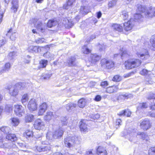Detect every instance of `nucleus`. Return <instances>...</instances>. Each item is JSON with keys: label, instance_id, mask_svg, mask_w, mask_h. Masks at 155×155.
Masks as SVG:
<instances>
[{"label": "nucleus", "instance_id": "obj_1", "mask_svg": "<svg viewBox=\"0 0 155 155\" xmlns=\"http://www.w3.org/2000/svg\"><path fill=\"white\" fill-rule=\"evenodd\" d=\"M81 139L80 136L74 135L68 136L64 139L65 146L69 148L73 147L80 144Z\"/></svg>", "mask_w": 155, "mask_h": 155}, {"label": "nucleus", "instance_id": "obj_2", "mask_svg": "<svg viewBox=\"0 0 155 155\" xmlns=\"http://www.w3.org/2000/svg\"><path fill=\"white\" fill-rule=\"evenodd\" d=\"M134 19L131 18L127 22L124 23V26L125 28H129L131 29L134 25V21L140 22L142 21L143 19V17L140 14L136 13L134 15Z\"/></svg>", "mask_w": 155, "mask_h": 155}, {"label": "nucleus", "instance_id": "obj_3", "mask_svg": "<svg viewBox=\"0 0 155 155\" xmlns=\"http://www.w3.org/2000/svg\"><path fill=\"white\" fill-rule=\"evenodd\" d=\"M25 86V83H18L16 84L14 86L12 87L9 89V93L11 96L16 97L18 93V90H23Z\"/></svg>", "mask_w": 155, "mask_h": 155}, {"label": "nucleus", "instance_id": "obj_4", "mask_svg": "<svg viewBox=\"0 0 155 155\" xmlns=\"http://www.w3.org/2000/svg\"><path fill=\"white\" fill-rule=\"evenodd\" d=\"M136 130L129 128L128 130L125 129L123 132L122 136H125L131 142H133L136 139Z\"/></svg>", "mask_w": 155, "mask_h": 155}, {"label": "nucleus", "instance_id": "obj_5", "mask_svg": "<svg viewBox=\"0 0 155 155\" xmlns=\"http://www.w3.org/2000/svg\"><path fill=\"white\" fill-rule=\"evenodd\" d=\"M141 63V61L139 59H134L125 61V65L126 68L129 69L139 66Z\"/></svg>", "mask_w": 155, "mask_h": 155}, {"label": "nucleus", "instance_id": "obj_6", "mask_svg": "<svg viewBox=\"0 0 155 155\" xmlns=\"http://www.w3.org/2000/svg\"><path fill=\"white\" fill-rule=\"evenodd\" d=\"M136 54L138 57L142 60H147L150 57L148 51L146 49L140 48L137 51Z\"/></svg>", "mask_w": 155, "mask_h": 155}, {"label": "nucleus", "instance_id": "obj_7", "mask_svg": "<svg viewBox=\"0 0 155 155\" xmlns=\"http://www.w3.org/2000/svg\"><path fill=\"white\" fill-rule=\"evenodd\" d=\"M36 149L39 152H46L51 153L52 152L51 146L50 145H45V142L42 143V145H39L36 147Z\"/></svg>", "mask_w": 155, "mask_h": 155}, {"label": "nucleus", "instance_id": "obj_8", "mask_svg": "<svg viewBox=\"0 0 155 155\" xmlns=\"http://www.w3.org/2000/svg\"><path fill=\"white\" fill-rule=\"evenodd\" d=\"M101 63L102 66H105L108 69H110L114 66V63L112 60L105 58L102 59Z\"/></svg>", "mask_w": 155, "mask_h": 155}, {"label": "nucleus", "instance_id": "obj_9", "mask_svg": "<svg viewBox=\"0 0 155 155\" xmlns=\"http://www.w3.org/2000/svg\"><path fill=\"white\" fill-rule=\"evenodd\" d=\"M146 18H151L155 16V7H149L146 9L144 13Z\"/></svg>", "mask_w": 155, "mask_h": 155}, {"label": "nucleus", "instance_id": "obj_10", "mask_svg": "<svg viewBox=\"0 0 155 155\" xmlns=\"http://www.w3.org/2000/svg\"><path fill=\"white\" fill-rule=\"evenodd\" d=\"M152 126V123L148 119H145L140 124L141 128L144 130H147L150 128Z\"/></svg>", "mask_w": 155, "mask_h": 155}, {"label": "nucleus", "instance_id": "obj_11", "mask_svg": "<svg viewBox=\"0 0 155 155\" xmlns=\"http://www.w3.org/2000/svg\"><path fill=\"white\" fill-rule=\"evenodd\" d=\"M14 112L16 115L19 117L22 116L25 113V109L21 105H16L14 106Z\"/></svg>", "mask_w": 155, "mask_h": 155}, {"label": "nucleus", "instance_id": "obj_12", "mask_svg": "<svg viewBox=\"0 0 155 155\" xmlns=\"http://www.w3.org/2000/svg\"><path fill=\"white\" fill-rule=\"evenodd\" d=\"M28 108L30 112L36 110L37 108V101L34 99H31L29 102Z\"/></svg>", "mask_w": 155, "mask_h": 155}, {"label": "nucleus", "instance_id": "obj_13", "mask_svg": "<svg viewBox=\"0 0 155 155\" xmlns=\"http://www.w3.org/2000/svg\"><path fill=\"white\" fill-rule=\"evenodd\" d=\"M29 22L30 24L33 23L35 27L37 29H43L41 27L42 22L41 21H39L38 19L37 18H32L30 20Z\"/></svg>", "mask_w": 155, "mask_h": 155}, {"label": "nucleus", "instance_id": "obj_14", "mask_svg": "<svg viewBox=\"0 0 155 155\" xmlns=\"http://www.w3.org/2000/svg\"><path fill=\"white\" fill-rule=\"evenodd\" d=\"M76 58L74 56L71 57L68 59L67 61L64 63V64L69 67L74 66L76 64Z\"/></svg>", "mask_w": 155, "mask_h": 155}, {"label": "nucleus", "instance_id": "obj_15", "mask_svg": "<svg viewBox=\"0 0 155 155\" xmlns=\"http://www.w3.org/2000/svg\"><path fill=\"white\" fill-rule=\"evenodd\" d=\"M64 134V131L61 128H59L53 133L52 137L54 139H58L61 138Z\"/></svg>", "mask_w": 155, "mask_h": 155}, {"label": "nucleus", "instance_id": "obj_16", "mask_svg": "<svg viewBox=\"0 0 155 155\" xmlns=\"http://www.w3.org/2000/svg\"><path fill=\"white\" fill-rule=\"evenodd\" d=\"M101 56L97 54H91L89 59V61L92 63H95L99 61L101 59Z\"/></svg>", "mask_w": 155, "mask_h": 155}, {"label": "nucleus", "instance_id": "obj_17", "mask_svg": "<svg viewBox=\"0 0 155 155\" xmlns=\"http://www.w3.org/2000/svg\"><path fill=\"white\" fill-rule=\"evenodd\" d=\"M44 127V122L40 119L37 120L34 125V127L35 129L38 130L42 129Z\"/></svg>", "mask_w": 155, "mask_h": 155}, {"label": "nucleus", "instance_id": "obj_18", "mask_svg": "<svg viewBox=\"0 0 155 155\" xmlns=\"http://www.w3.org/2000/svg\"><path fill=\"white\" fill-rule=\"evenodd\" d=\"M87 122L86 120H83L79 122V127L81 132H87L88 131Z\"/></svg>", "mask_w": 155, "mask_h": 155}, {"label": "nucleus", "instance_id": "obj_19", "mask_svg": "<svg viewBox=\"0 0 155 155\" xmlns=\"http://www.w3.org/2000/svg\"><path fill=\"white\" fill-rule=\"evenodd\" d=\"M63 24H64L66 28H70L74 25V23L71 19H68L67 18H64Z\"/></svg>", "mask_w": 155, "mask_h": 155}, {"label": "nucleus", "instance_id": "obj_20", "mask_svg": "<svg viewBox=\"0 0 155 155\" xmlns=\"http://www.w3.org/2000/svg\"><path fill=\"white\" fill-rule=\"evenodd\" d=\"M97 155H107V152L105 148L99 146L97 149Z\"/></svg>", "mask_w": 155, "mask_h": 155}, {"label": "nucleus", "instance_id": "obj_21", "mask_svg": "<svg viewBox=\"0 0 155 155\" xmlns=\"http://www.w3.org/2000/svg\"><path fill=\"white\" fill-rule=\"evenodd\" d=\"M47 108V105L46 103H42L39 106L38 114L39 115H42L46 110Z\"/></svg>", "mask_w": 155, "mask_h": 155}, {"label": "nucleus", "instance_id": "obj_22", "mask_svg": "<svg viewBox=\"0 0 155 155\" xmlns=\"http://www.w3.org/2000/svg\"><path fill=\"white\" fill-rule=\"evenodd\" d=\"M12 30H9L7 31V33L6 34V36L9 37L10 39L13 41L15 39L17 34L16 32Z\"/></svg>", "mask_w": 155, "mask_h": 155}, {"label": "nucleus", "instance_id": "obj_23", "mask_svg": "<svg viewBox=\"0 0 155 155\" xmlns=\"http://www.w3.org/2000/svg\"><path fill=\"white\" fill-rule=\"evenodd\" d=\"M27 50L29 52L34 53L38 52L41 51L40 48L38 46H31L28 47Z\"/></svg>", "mask_w": 155, "mask_h": 155}, {"label": "nucleus", "instance_id": "obj_24", "mask_svg": "<svg viewBox=\"0 0 155 155\" xmlns=\"http://www.w3.org/2000/svg\"><path fill=\"white\" fill-rule=\"evenodd\" d=\"M11 67V64L9 63H6L4 66L2 67L0 70V75L6 72L7 71H8L10 70Z\"/></svg>", "mask_w": 155, "mask_h": 155}, {"label": "nucleus", "instance_id": "obj_25", "mask_svg": "<svg viewBox=\"0 0 155 155\" xmlns=\"http://www.w3.org/2000/svg\"><path fill=\"white\" fill-rule=\"evenodd\" d=\"M137 135L139 136L140 138H141L143 140H145L146 142H147L149 140V137L147 135L143 132H138L137 133Z\"/></svg>", "mask_w": 155, "mask_h": 155}, {"label": "nucleus", "instance_id": "obj_26", "mask_svg": "<svg viewBox=\"0 0 155 155\" xmlns=\"http://www.w3.org/2000/svg\"><path fill=\"white\" fill-rule=\"evenodd\" d=\"M118 89L117 86H113L107 88L106 91L107 93L110 94L117 91Z\"/></svg>", "mask_w": 155, "mask_h": 155}, {"label": "nucleus", "instance_id": "obj_27", "mask_svg": "<svg viewBox=\"0 0 155 155\" xmlns=\"http://www.w3.org/2000/svg\"><path fill=\"white\" fill-rule=\"evenodd\" d=\"M136 11L137 12L141 13L144 12L146 10V7L145 6L141 4H138L136 5Z\"/></svg>", "mask_w": 155, "mask_h": 155}, {"label": "nucleus", "instance_id": "obj_28", "mask_svg": "<svg viewBox=\"0 0 155 155\" xmlns=\"http://www.w3.org/2000/svg\"><path fill=\"white\" fill-rule=\"evenodd\" d=\"M53 117L54 115L52 112H48L46 113V115L44 116V119L45 121L49 122Z\"/></svg>", "mask_w": 155, "mask_h": 155}, {"label": "nucleus", "instance_id": "obj_29", "mask_svg": "<svg viewBox=\"0 0 155 155\" xmlns=\"http://www.w3.org/2000/svg\"><path fill=\"white\" fill-rule=\"evenodd\" d=\"M124 24L120 25L117 23H114L110 25L111 28L113 29H127V28H125L124 26Z\"/></svg>", "mask_w": 155, "mask_h": 155}, {"label": "nucleus", "instance_id": "obj_30", "mask_svg": "<svg viewBox=\"0 0 155 155\" xmlns=\"http://www.w3.org/2000/svg\"><path fill=\"white\" fill-rule=\"evenodd\" d=\"M34 118V116L33 115L28 114L26 115L25 117V121L27 123L31 122L33 121Z\"/></svg>", "mask_w": 155, "mask_h": 155}, {"label": "nucleus", "instance_id": "obj_31", "mask_svg": "<svg viewBox=\"0 0 155 155\" xmlns=\"http://www.w3.org/2000/svg\"><path fill=\"white\" fill-rule=\"evenodd\" d=\"M89 10L87 7L81 6V8L79 14L82 15H84L87 14L89 12Z\"/></svg>", "mask_w": 155, "mask_h": 155}, {"label": "nucleus", "instance_id": "obj_32", "mask_svg": "<svg viewBox=\"0 0 155 155\" xmlns=\"http://www.w3.org/2000/svg\"><path fill=\"white\" fill-rule=\"evenodd\" d=\"M6 138L7 139L10 140L12 141H15L17 139V137L15 134L10 133L6 136Z\"/></svg>", "mask_w": 155, "mask_h": 155}, {"label": "nucleus", "instance_id": "obj_33", "mask_svg": "<svg viewBox=\"0 0 155 155\" xmlns=\"http://www.w3.org/2000/svg\"><path fill=\"white\" fill-rule=\"evenodd\" d=\"M12 7L11 8L14 12H16L18 8V2L17 0H13L12 1Z\"/></svg>", "mask_w": 155, "mask_h": 155}, {"label": "nucleus", "instance_id": "obj_34", "mask_svg": "<svg viewBox=\"0 0 155 155\" xmlns=\"http://www.w3.org/2000/svg\"><path fill=\"white\" fill-rule=\"evenodd\" d=\"M86 104V100L84 98H81L78 101V106L81 108H83L85 107Z\"/></svg>", "mask_w": 155, "mask_h": 155}, {"label": "nucleus", "instance_id": "obj_35", "mask_svg": "<svg viewBox=\"0 0 155 155\" xmlns=\"http://www.w3.org/2000/svg\"><path fill=\"white\" fill-rule=\"evenodd\" d=\"M58 24V22L54 19L50 20L48 21L47 23V26L49 28H51L52 27L55 26Z\"/></svg>", "mask_w": 155, "mask_h": 155}, {"label": "nucleus", "instance_id": "obj_36", "mask_svg": "<svg viewBox=\"0 0 155 155\" xmlns=\"http://www.w3.org/2000/svg\"><path fill=\"white\" fill-rule=\"evenodd\" d=\"M148 105L146 103L140 104L137 107V111H142V110L147 107Z\"/></svg>", "mask_w": 155, "mask_h": 155}, {"label": "nucleus", "instance_id": "obj_37", "mask_svg": "<svg viewBox=\"0 0 155 155\" xmlns=\"http://www.w3.org/2000/svg\"><path fill=\"white\" fill-rule=\"evenodd\" d=\"M1 131L7 135L10 133L11 131L10 128L8 127L4 126L0 129Z\"/></svg>", "mask_w": 155, "mask_h": 155}, {"label": "nucleus", "instance_id": "obj_38", "mask_svg": "<svg viewBox=\"0 0 155 155\" xmlns=\"http://www.w3.org/2000/svg\"><path fill=\"white\" fill-rule=\"evenodd\" d=\"M120 56L122 59L125 58H128L129 54L127 50H120Z\"/></svg>", "mask_w": 155, "mask_h": 155}, {"label": "nucleus", "instance_id": "obj_39", "mask_svg": "<svg viewBox=\"0 0 155 155\" xmlns=\"http://www.w3.org/2000/svg\"><path fill=\"white\" fill-rule=\"evenodd\" d=\"M76 106L77 104H76L70 103L66 105V108L67 110L68 111L73 109Z\"/></svg>", "mask_w": 155, "mask_h": 155}, {"label": "nucleus", "instance_id": "obj_40", "mask_svg": "<svg viewBox=\"0 0 155 155\" xmlns=\"http://www.w3.org/2000/svg\"><path fill=\"white\" fill-rule=\"evenodd\" d=\"M48 61L47 60H42L40 61V66L38 68L40 69L41 68H45L46 66Z\"/></svg>", "mask_w": 155, "mask_h": 155}, {"label": "nucleus", "instance_id": "obj_41", "mask_svg": "<svg viewBox=\"0 0 155 155\" xmlns=\"http://www.w3.org/2000/svg\"><path fill=\"white\" fill-rule=\"evenodd\" d=\"M43 56L46 58L49 59L50 60H53L54 59V55L51 54L49 52H47L43 54Z\"/></svg>", "mask_w": 155, "mask_h": 155}, {"label": "nucleus", "instance_id": "obj_42", "mask_svg": "<svg viewBox=\"0 0 155 155\" xmlns=\"http://www.w3.org/2000/svg\"><path fill=\"white\" fill-rule=\"evenodd\" d=\"M75 0H68L66 4L64 5V8L66 9L69 8V7L72 5Z\"/></svg>", "mask_w": 155, "mask_h": 155}, {"label": "nucleus", "instance_id": "obj_43", "mask_svg": "<svg viewBox=\"0 0 155 155\" xmlns=\"http://www.w3.org/2000/svg\"><path fill=\"white\" fill-rule=\"evenodd\" d=\"M17 53L15 51L11 52L8 54V59L10 60H12L15 59L16 55Z\"/></svg>", "mask_w": 155, "mask_h": 155}, {"label": "nucleus", "instance_id": "obj_44", "mask_svg": "<svg viewBox=\"0 0 155 155\" xmlns=\"http://www.w3.org/2000/svg\"><path fill=\"white\" fill-rule=\"evenodd\" d=\"M82 49V51L84 54H88L91 51V50L89 49L86 45L83 46Z\"/></svg>", "mask_w": 155, "mask_h": 155}, {"label": "nucleus", "instance_id": "obj_45", "mask_svg": "<svg viewBox=\"0 0 155 155\" xmlns=\"http://www.w3.org/2000/svg\"><path fill=\"white\" fill-rule=\"evenodd\" d=\"M33 135V134L32 132L29 130H27L23 134L24 136L25 137L27 138L28 137H32Z\"/></svg>", "mask_w": 155, "mask_h": 155}, {"label": "nucleus", "instance_id": "obj_46", "mask_svg": "<svg viewBox=\"0 0 155 155\" xmlns=\"http://www.w3.org/2000/svg\"><path fill=\"white\" fill-rule=\"evenodd\" d=\"M51 74L48 72L43 74L41 76V79L44 80H48L51 77Z\"/></svg>", "mask_w": 155, "mask_h": 155}, {"label": "nucleus", "instance_id": "obj_47", "mask_svg": "<svg viewBox=\"0 0 155 155\" xmlns=\"http://www.w3.org/2000/svg\"><path fill=\"white\" fill-rule=\"evenodd\" d=\"M12 123V125L14 126H16L19 123V121L18 119L16 118H13L11 119Z\"/></svg>", "mask_w": 155, "mask_h": 155}, {"label": "nucleus", "instance_id": "obj_48", "mask_svg": "<svg viewBox=\"0 0 155 155\" xmlns=\"http://www.w3.org/2000/svg\"><path fill=\"white\" fill-rule=\"evenodd\" d=\"M28 94H24L22 97L21 101L22 103L24 105L26 104V102L28 101Z\"/></svg>", "mask_w": 155, "mask_h": 155}, {"label": "nucleus", "instance_id": "obj_49", "mask_svg": "<svg viewBox=\"0 0 155 155\" xmlns=\"http://www.w3.org/2000/svg\"><path fill=\"white\" fill-rule=\"evenodd\" d=\"M117 0H111L110 1L108 4V7L109 8H112L116 4Z\"/></svg>", "mask_w": 155, "mask_h": 155}, {"label": "nucleus", "instance_id": "obj_50", "mask_svg": "<svg viewBox=\"0 0 155 155\" xmlns=\"http://www.w3.org/2000/svg\"><path fill=\"white\" fill-rule=\"evenodd\" d=\"M150 41L153 48V50H155V35L152 36Z\"/></svg>", "mask_w": 155, "mask_h": 155}, {"label": "nucleus", "instance_id": "obj_51", "mask_svg": "<svg viewBox=\"0 0 155 155\" xmlns=\"http://www.w3.org/2000/svg\"><path fill=\"white\" fill-rule=\"evenodd\" d=\"M13 109L12 106L10 104H7L5 106V110L7 112H10Z\"/></svg>", "mask_w": 155, "mask_h": 155}, {"label": "nucleus", "instance_id": "obj_52", "mask_svg": "<svg viewBox=\"0 0 155 155\" xmlns=\"http://www.w3.org/2000/svg\"><path fill=\"white\" fill-rule=\"evenodd\" d=\"M121 122L122 121L121 119H118L116 120L115 124V126L116 129L118 128L121 125Z\"/></svg>", "mask_w": 155, "mask_h": 155}, {"label": "nucleus", "instance_id": "obj_53", "mask_svg": "<svg viewBox=\"0 0 155 155\" xmlns=\"http://www.w3.org/2000/svg\"><path fill=\"white\" fill-rule=\"evenodd\" d=\"M89 117L92 119V120L91 119L90 120H92L98 119L100 117V115L98 114H91L89 115Z\"/></svg>", "mask_w": 155, "mask_h": 155}, {"label": "nucleus", "instance_id": "obj_54", "mask_svg": "<svg viewBox=\"0 0 155 155\" xmlns=\"http://www.w3.org/2000/svg\"><path fill=\"white\" fill-rule=\"evenodd\" d=\"M130 30H114L115 32H119L122 33H124L125 35H127L129 33V31Z\"/></svg>", "mask_w": 155, "mask_h": 155}, {"label": "nucleus", "instance_id": "obj_55", "mask_svg": "<svg viewBox=\"0 0 155 155\" xmlns=\"http://www.w3.org/2000/svg\"><path fill=\"white\" fill-rule=\"evenodd\" d=\"M62 126H64L67 125V121L66 117H61L60 118Z\"/></svg>", "mask_w": 155, "mask_h": 155}, {"label": "nucleus", "instance_id": "obj_56", "mask_svg": "<svg viewBox=\"0 0 155 155\" xmlns=\"http://www.w3.org/2000/svg\"><path fill=\"white\" fill-rule=\"evenodd\" d=\"M149 155H155V147H151L148 151Z\"/></svg>", "mask_w": 155, "mask_h": 155}, {"label": "nucleus", "instance_id": "obj_57", "mask_svg": "<svg viewBox=\"0 0 155 155\" xmlns=\"http://www.w3.org/2000/svg\"><path fill=\"white\" fill-rule=\"evenodd\" d=\"M93 150H87L85 153L84 155H96L94 152H93Z\"/></svg>", "mask_w": 155, "mask_h": 155}, {"label": "nucleus", "instance_id": "obj_58", "mask_svg": "<svg viewBox=\"0 0 155 155\" xmlns=\"http://www.w3.org/2000/svg\"><path fill=\"white\" fill-rule=\"evenodd\" d=\"M121 77L118 75H116L114 76L113 78L114 81L118 82L120 80Z\"/></svg>", "mask_w": 155, "mask_h": 155}, {"label": "nucleus", "instance_id": "obj_59", "mask_svg": "<svg viewBox=\"0 0 155 155\" xmlns=\"http://www.w3.org/2000/svg\"><path fill=\"white\" fill-rule=\"evenodd\" d=\"M98 47L99 48V50L100 51H104L106 48V46L104 44L102 45L99 44Z\"/></svg>", "mask_w": 155, "mask_h": 155}, {"label": "nucleus", "instance_id": "obj_60", "mask_svg": "<svg viewBox=\"0 0 155 155\" xmlns=\"http://www.w3.org/2000/svg\"><path fill=\"white\" fill-rule=\"evenodd\" d=\"M122 15L124 20H126L127 19L128 17V12L126 11H124L123 12Z\"/></svg>", "mask_w": 155, "mask_h": 155}, {"label": "nucleus", "instance_id": "obj_61", "mask_svg": "<svg viewBox=\"0 0 155 155\" xmlns=\"http://www.w3.org/2000/svg\"><path fill=\"white\" fill-rule=\"evenodd\" d=\"M6 42V41L5 38H3L2 39H0V47L4 45Z\"/></svg>", "mask_w": 155, "mask_h": 155}, {"label": "nucleus", "instance_id": "obj_62", "mask_svg": "<svg viewBox=\"0 0 155 155\" xmlns=\"http://www.w3.org/2000/svg\"><path fill=\"white\" fill-rule=\"evenodd\" d=\"M81 14H79V15H77L76 17L74 19V21L75 22H78V21L81 18V17L82 16Z\"/></svg>", "mask_w": 155, "mask_h": 155}, {"label": "nucleus", "instance_id": "obj_63", "mask_svg": "<svg viewBox=\"0 0 155 155\" xmlns=\"http://www.w3.org/2000/svg\"><path fill=\"white\" fill-rule=\"evenodd\" d=\"M148 99L149 100L155 99V94L153 93L150 94L148 97Z\"/></svg>", "mask_w": 155, "mask_h": 155}, {"label": "nucleus", "instance_id": "obj_64", "mask_svg": "<svg viewBox=\"0 0 155 155\" xmlns=\"http://www.w3.org/2000/svg\"><path fill=\"white\" fill-rule=\"evenodd\" d=\"M45 39L44 38H39L36 40V42L38 44H41L45 42Z\"/></svg>", "mask_w": 155, "mask_h": 155}]
</instances>
